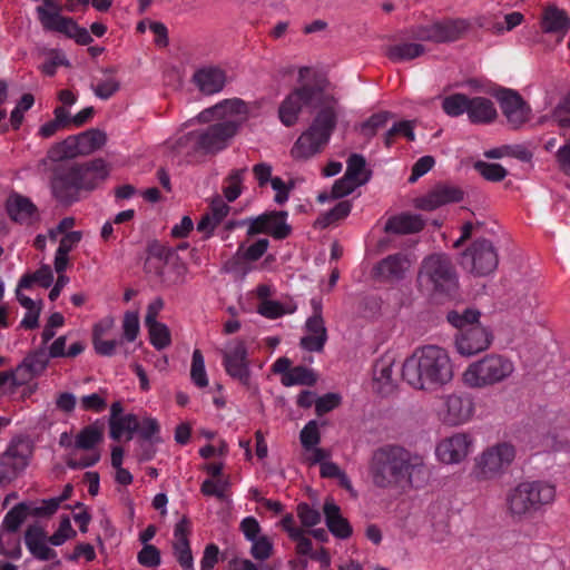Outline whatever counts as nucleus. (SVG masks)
Instances as JSON below:
<instances>
[{"instance_id": "f257e3e1", "label": "nucleus", "mask_w": 570, "mask_h": 570, "mask_svg": "<svg viewBox=\"0 0 570 570\" xmlns=\"http://www.w3.org/2000/svg\"><path fill=\"white\" fill-rule=\"evenodd\" d=\"M314 114L308 128L294 142L291 155L306 160L320 154L330 142L344 107L327 81L303 83L295 87L281 102L278 118L286 127L297 124L303 110Z\"/></svg>"}, {"instance_id": "f03ea898", "label": "nucleus", "mask_w": 570, "mask_h": 570, "mask_svg": "<svg viewBox=\"0 0 570 570\" xmlns=\"http://www.w3.org/2000/svg\"><path fill=\"white\" fill-rule=\"evenodd\" d=\"M368 471L373 483L382 489L397 488L403 484L421 488L430 478V470L423 456L391 444L373 452Z\"/></svg>"}, {"instance_id": "7ed1b4c3", "label": "nucleus", "mask_w": 570, "mask_h": 570, "mask_svg": "<svg viewBox=\"0 0 570 570\" xmlns=\"http://www.w3.org/2000/svg\"><path fill=\"white\" fill-rule=\"evenodd\" d=\"M248 109L238 98L226 99L199 114L202 121L216 120L204 129L194 130L179 139V144H193L195 150L216 154L225 149L246 120Z\"/></svg>"}, {"instance_id": "20e7f679", "label": "nucleus", "mask_w": 570, "mask_h": 570, "mask_svg": "<svg viewBox=\"0 0 570 570\" xmlns=\"http://www.w3.org/2000/svg\"><path fill=\"white\" fill-rule=\"evenodd\" d=\"M109 176L107 163L97 158L85 164H59L50 180L52 197L63 206L80 199L81 190H92Z\"/></svg>"}, {"instance_id": "39448f33", "label": "nucleus", "mask_w": 570, "mask_h": 570, "mask_svg": "<svg viewBox=\"0 0 570 570\" xmlns=\"http://www.w3.org/2000/svg\"><path fill=\"white\" fill-rule=\"evenodd\" d=\"M402 377L417 390H432L449 383L453 370L448 352L436 345L417 347L404 361Z\"/></svg>"}, {"instance_id": "423d86ee", "label": "nucleus", "mask_w": 570, "mask_h": 570, "mask_svg": "<svg viewBox=\"0 0 570 570\" xmlns=\"http://www.w3.org/2000/svg\"><path fill=\"white\" fill-rule=\"evenodd\" d=\"M557 499V488L547 480H527L505 494V509L513 521H523L544 513Z\"/></svg>"}, {"instance_id": "0eeeda50", "label": "nucleus", "mask_w": 570, "mask_h": 570, "mask_svg": "<svg viewBox=\"0 0 570 570\" xmlns=\"http://www.w3.org/2000/svg\"><path fill=\"white\" fill-rule=\"evenodd\" d=\"M514 371V363L511 358L490 353L469 364L462 374V379L469 387L483 389L507 381Z\"/></svg>"}, {"instance_id": "6e6552de", "label": "nucleus", "mask_w": 570, "mask_h": 570, "mask_svg": "<svg viewBox=\"0 0 570 570\" xmlns=\"http://www.w3.org/2000/svg\"><path fill=\"white\" fill-rule=\"evenodd\" d=\"M417 283L421 288L436 293H450L458 287V276L449 256L433 254L421 264Z\"/></svg>"}, {"instance_id": "1a4fd4ad", "label": "nucleus", "mask_w": 570, "mask_h": 570, "mask_svg": "<svg viewBox=\"0 0 570 570\" xmlns=\"http://www.w3.org/2000/svg\"><path fill=\"white\" fill-rule=\"evenodd\" d=\"M145 269L155 274L167 287L181 285L186 282L188 267L173 248L158 246L151 249L145 263Z\"/></svg>"}, {"instance_id": "9d476101", "label": "nucleus", "mask_w": 570, "mask_h": 570, "mask_svg": "<svg viewBox=\"0 0 570 570\" xmlns=\"http://www.w3.org/2000/svg\"><path fill=\"white\" fill-rule=\"evenodd\" d=\"M515 458L512 444L503 442L483 451L476 459L473 473L478 480H490L501 475Z\"/></svg>"}, {"instance_id": "9b49d317", "label": "nucleus", "mask_w": 570, "mask_h": 570, "mask_svg": "<svg viewBox=\"0 0 570 570\" xmlns=\"http://www.w3.org/2000/svg\"><path fill=\"white\" fill-rule=\"evenodd\" d=\"M461 265L475 276H488L497 269L499 255L492 242L476 239L462 253Z\"/></svg>"}, {"instance_id": "f8f14e48", "label": "nucleus", "mask_w": 570, "mask_h": 570, "mask_svg": "<svg viewBox=\"0 0 570 570\" xmlns=\"http://www.w3.org/2000/svg\"><path fill=\"white\" fill-rule=\"evenodd\" d=\"M535 433L542 451H557L570 442L569 421L561 414H547L538 423Z\"/></svg>"}, {"instance_id": "ddd939ff", "label": "nucleus", "mask_w": 570, "mask_h": 570, "mask_svg": "<svg viewBox=\"0 0 570 570\" xmlns=\"http://www.w3.org/2000/svg\"><path fill=\"white\" fill-rule=\"evenodd\" d=\"M222 355L226 373L242 385L249 387L252 372L245 342L242 340L228 342Z\"/></svg>"}, {"instance_id": "4468645a", "label": "nucleus", "mask_w": 570, "mask_h": 570, "mask_svg": "<svg viewBox=\"0 0 570 570\" xmlns=\"http://www.w3.org/2000/svg\"><path fill=\"white\" fill-rule=\"evenodd\" d=\"M32 444L29 440L13 439L6 451L0 454V470L7 481L16 479L29 464L32 455Z\"/></svg>"}, {"instance_id": "2eb2a0df", "label": "nucleus", "mask_w": 570, "mask_h": 570, "mask_svg": "<svg viewBox=\"0 0 570 570\" xmlns=\"http://www.w3.org/2000/svg\"><path fill=\"white\" fill-rule=\"evenodd\" d=\"M104 431L98 423L89 424L80 430L75 438V449L89 451L90 453L80 460H68L67 465L72 470L86 469L95 465L100 460V453L96 446L102 441Z\"/></svg>"}, {"instance_id": "dca6fc26", "label": "nucleus", "mask_w": 570, "mask_h": 570, "mask_svg": "<svg viewBox=\"0 0 570 570\" xmlns=\"http://www.w3.org/2000/svg\"><path fill=\"white\" fill-rule=\"evenodd\" d=\"M107 141V135L99 129H91L78 136H70L49 150L52 160L70 158L77 155V142L87 151L101 148Z\"/></svg>"}, {"instance_id": "f3484780", "label": "nucleus", "mask_w": 570, "mask_h": 570, "mask_svg": "<svg viewBox=\"0 0 570 570\" xmlns=\"http://www.w3.org/2000/svg\"><path fill=\"white\" fill-rule=\"evenodd\" d=\"M465 20H449L430 26H420L412 30L411 37L421 41L450 42L458 40L468 29Z\"/></svg>"}, {"instance_id": "a211bd4d", "label": "nucleus", "mask_w": 570, "mask_h": 570, "mask_svg": "<svg viewBox=\"0 0 570 570\" xmlns=\"http://www.w3.org/2000/svg\"><path fill=\"white\" fill-rule=\"evenodd\" d=\"M439 416L443 423L455 426L468 422L474 413V403L466 394H449L443 396Z\"/></svg>"}, {"instance_id": "6ab92c4d", "label": "nucleus", "mask_w": 570, "mask_h": 570, "mask_svg": "<svg viewBox=\"0 0 570 570\" xmlns=\"http://www.w3.org/2000/svg\"><path fill=\"white\" fill-rule=\"evenodd\" d=\"M502 114L511 129L518 130L531 119V107L512 89H503L498 95Z\"/></svg>"}, {"instance_id": "aec40b11", "label": "nucleus", "mask_w": 570, "mask_h": 570, "mask_svg": "<svg viewBox=\"0 0 570 570\" xmlns=\"http://www.w3.org/2000/svg\"><path fill=\"white\" fill-rule=\"evenodd\" d=\"M492 338L488 328L481 325L469 326L459 331L455 346L461 355L471 356L489 348Z\"/></svg>"}, {"instance_id": "412c9836", "label": "nucleus", "mask_w": 570, "mask_h": 570, "mask_svg": "<svg viewBox=\"0 0 570 570\" xmlns=\"http://www.w3.org/2000/svg\"><path fill=\"white\" fill-rule=\"evenodd\" d=\"M473 439L466 433H454L442 440L436 446L439 460L446 464L459 463L464 460L471 451Z\"/></svg>"}, {"instance_id": "4be33fe9", "label": "nucleus", "mask_w": 570, "mask_h": 570, "mask_svg": "<svg viewBox=\"0 0 570 570\" xmlns=\"http://www.w3.org/2000/svg\"><path fill=\"white\" fill-rule=\"evenodd\" d=\"M411 267L407 255L396 253L381 259L373 268L375 278L385 283L401 282Z\"/></svg>"}, {"instance_id": "5701e85b", "label": "nucleus", "mask_w": 570, "mask_h": 570, "mask_svg": "<svg viewBox=\"0 0 570 570\" xmlns=\"http://www.w3.org/2000/svg\"><path fill=\"white\" fill-rule=\"evenodd\" d=\"M463 197L464 193L458 186L440 184L424 196L417 198L415 206L422 210H434L451 203H459Z\"/></svg>"}, {"instance_id": "b1692460", "label": "nucleus", "mask_w": 570, "mask_h": 570, "mask_svg": "<svg viewBox=\"0 0 570 570\" xmlns=\"http://www.w3.org/2000/svg\"><path fill=\"white\" fill-rule=\"evenodd\" d=\"M190 522L183 517L175 525L173 548L178 563L185 570H194V560L189 546Z\"/></svg>"}, {"instance_id": "393cba45", "label": "nucleus", "mask_w": 570, "mask_h": 570, "mask_svg": "<svg viewBox=\"0 0 570 570\" xmlns=\"http://www.w3.org/2000/svg\"><path fill=\"white\" fill-rule=\"evenodd\" d=\"M9 217L19 223L30 225L38 219V208L30 198L14 194L7 200Z\"/></svg>"}, {"instance_id": "a878e982", "label": "nucleus", "mask_w": 570, "mask_h": 570, "mask_svg": "<svg viewBox=\"0 0 570 570\" xmlns=\"http://www.w3.org/2000/svg\"><path fill=\"white\" fill-rule=\"evenodd\" d=\"M24 543L30 553L38 560L49 561L57 557L56 551L47 544L46 531L39 525H30L26 530Z\"/></svg>"}, {"instance_id": "bb28decb", "label": "nucleus", "mask_w": 570, "mask_h": 570, "mask_svg": "<svg viewBox=\"0 0 570 570\" xmlns=\"http://www.w3.org/2000/svg\"><path fill=\"white\" fill-rule=\"evenodd\" d=\"M193 80L203 94L214 95L225 87L226 73L217 67H205L194 73Z\"/></svg>"}, {"instance_id": "cd10ccee", "label": "nucleus", "mask_w": 570, "mask_h": 570, "mask_svg": "<svg viewBox=\"0 0 570 570\" xmlns=\"http://www.w3.org/2000/svg\"><path fill=\"white\" fill-rule=\"evenodd\" d=\"M541 28L544 33H556L560 39L570 30V17L557 6H548L541 18Z\"/></svg>"}, {"instance_id": "c85d7f7f", "label": "nucleus", "mask_w": 570, "mask_h": 570, "mask_svg": "<svg viewBox=\"0 0 570 570\" xmlns=\"http://www.w3.org/2000/svg\"><path fill=\"white\" fill-rule=\"evenodd\" d=\"M468 118L472 124L487 125L493 122L497 117L494 102L485 97H473L469 99Z\"/></svg>"}, {"instance_id": "c756f323", "label": "nucleus", "mask_w": 570, "mask_h": 570, "mask_svg": "<svg viewBox=\"0 0 570 570\" xmlns=\"http://www.w3.org/2000/svg\"><path fill=\"white\" fill-rule=\"evenodd\" d=\"M325 522L331 533L338 539H347L352 534L350 522L342 517L340 507L332 500L327 499L324 503Z\"/></svg>"}, {"instance_id": "7c9ffc66", "label": "nucleus", "mask_w": 570, "mask_h": 570, "mask_svg": "<svg viewBox=\"0 0 570 570\" xmlns=\"http://www.w3.org/2000/svg\"><path fill=\"white\" fill-rule=\"evenodd\" d=\"M424 220L417 214H400L391 217L385 224V232L393 234H414L422 230Z\"/></svg>"}, {"instance_id": "2f4dec72", "label": "nucleus", "mask_w": 570, "mask_h": 570, "mask_svg": "<svg viewBox=\"0 0 570 570\" xmlns=\"http://www.w3.org/2000/svg\"><path fill=\"white\" fill-rule=\"evenodd\" d=\"M49 356L45 350H37L29 353L23 361L18 365V372L23 376L28 375V382L35 376L40 375L49 363Z\"/></svg>"}, {"instance_id": "473e14b6", "label": "nucleus", "mask_w": 570, "mask_h": 570, "mask_svg": "<svg viewBox=\"0 0 570 570\" xmlns=\"http://www.w3.org/2000/svg\"><path fill=\"white\" fill-rule=\"evenodd\" d=\"M105 78L97 83H91L90 88L95 96L101 100H108L120 89V81L114 76L115 68H106L102 70Z\"/></svg>"}, {"instance_id": "72a5a7b5", "label": "nucleus", "mask_w": 570, "mask_h": 570, "mask_svg": "<svg viewBox=\"0 0 570 570\" xmlns=\"http://www.w3.org/2000/svg\"><path fill=\"white\" fill-rule=\"evenodd\" d=\"M358 186L366 184L371 178V171L366 169V160L360 154H352L346 161L344 174Z\"/></svg>"}, {"instance_id": "f704fd0d", "label": "nucleus", "mask_w": 570, "mask_h": 570, "mask_svg": "<svg viewBox=\"0 0 570 570\" xmlns=\"http://www.w3.org/2000/svg\"><path fill=\"white\" fill-rule=\"evenodd\" d=\"M425 52V48L421 43L402 42L390 46L386 55L392 61H406L415 59Z\"/></svg>"}, {"instance_id": "c9c22d12", "label": "nucleus", "mask_w": 570, "mask_h": 570, "mask_svg": "<svg viewBox=\"0 0 570 570\" xmlns=\"http://www.w3.org/2000/svg\"><path fill=\"white\" fill-rule=\"evenodd\" d=\"M110 438L120 440L124 433H127V440H131L135 432L138 431L139 420L135 414H126L117 420H109Z\"/></svg>"}, {"instance_id": "e433bc0d", "label": "nucleus", "mask_w": 570, "mask_h": 570, "mask_svg": "<svg viewBox=\"0 0 570 570\" xmlns=\"http://www.w3.org/2000/svg\"><path fill=\"white\" fill-rule=\"evenodd\" d=\"M267 216V234L276 239H284L291 234L292 227L286 223L287 212H269Z\"/></svg>"}, {"instance_id": "4c0bfd02", "label": "nucleus", "mask_w": 570, "mask_h": 570, "mask_svg": "<svg viewBox=\"0 0 570 570\" xmlns=\"http://www.w3.org/2000/svg\"><path fill=\"white\" fill-rule=\"evenodd\" d=\"M33 283L40 284L45 288L50 287L53 283V274L51 267L47 264H43L35 273L24 274L19 279V287L30 288Z\"/></svg>"}, {"instance_id": "58836bf2", "label": "nucleus", "mask_w": 570, "mask_h": 570, "mask_svg": "<svg viewBox=\"0 0 570 570\" xmlns=\"http://www.w3.org/2000/svg\"><path fill=\"white\" fill-rule=\"evenodd\" d=\"M28 514H31V508L26 502H20L14 505L11 510L6 514L2 527L8 532H16L23 521L27 519Z\"/></svg>"}, {"instance_id": "ea45409f", "label": "nucleus", "mask_w": 570, "mask_h": 570, "mask_svg": "<svg viewBox=\"0 0 570 570\" xmlns=\"http://www.w3.org/2000/svg\"><path fill=\"white\" fill-rule=\"evenodd\" d=\"M247 168L233 169L225 179L223 194L227 202L236 200L242 194V185Z\"/></svg>"}, {"instance_id": "a19ab883", "label": "nucleus", "mask_w": 570, "mask_h": 570, "mask_svg": "<svg viewBox=\"0 0 570 570\" xmlns=\"http://www.w3.org/2000/svg\"><path fill=\"white\" fill-rule=\"evenodd\" d=\"M284 386L293 385H314L316 383V376L314 372L305 366H295L288 372L286 376H282L281 380Z\"/></svg>"}, {"instance_id": "79ce46f5", "label": "nucleus", "mask_w": 570, "mask_h": 570, "mask_svg": "<svg viewBox=\"0 0 570 570\" xmlns=\"http://www.w3.org/2000/svg\"><path fill=\"white\" fill-rule=\"evenodd\" d=\"M469 97L464 94H453L442 100V109L450 117H459L468 112Z\"/></svg>"}, {"instance_id": "37998d69", "label": "nucleus", "mask_w": 570, "mask_h": 570, "mask_svg": "<svg viewBox=\"0 0 570 570\" xmlns=\"http://www.w3.org/2000/svg\"><path fill=\"white\" fill-rule=\"evenodd\" d=\"M480 312L476 309L466 308L462 313L451 311L448 313V321L459 331L469 326L480 325L479 324Z\"/></svg>"}, {"instance_id": "c03bdc74", "label": "nucleus", "mask_w": 570, "mask_h": 570, "mask_svg": "<svg viewBox=\"0 0 570 570\" xmlns=\"http://www.w3.org/2000/svg\"><path fill=\"white\" fill-rule=\"evenodd\" d=\"M313 314L306 321L305 327L308 334L327 335V331L322 316V301L318 298L311 299Z\"/></svg>"}, {"instance_id": "a18cd8bd", "label": "nucleus", "mask_w": 570, "mask_h": 570, "mask_svg": "<svg viewBox=\"0 0 570 570\" xmlns=\"http://www.w3.org/2000/svg\"><path fill=\"white\" fill-rule=\"evenodd\" d=\"M151 345L156 350H164L170 345V332L164 323H151L146 325Z\"/></svg>"}, {"instance_id": "49530a36", "label": "nucleus", "mask_w": 570, "mask_h": 570, "mask_svg": "<svg viewBox=\"0 0 570 570\" xmlns=\"http://www.w3.org/2000/svg\"><path fill=\"white\" fill-rule=\"evenodd\" d=\"M190 379L193 383L203 389L208 385V377L205 370V361L202 352L195 350L191 357Z\"/></svg>"}, {"instance_id": "de8ad7c7", "label": "nucleus", "mask_w": 570, "mask_h": 570, "mask_svg": "<svg viewBox=\"0 0 570 570\" xmlns=\"http://www.w3.org/2000/svg\"><path fill=\"white\" fill-rule=\"evenodd\" d=\"M391 117L392 114L389 111H381L372 115L365 122L362 124V135L368 139L374 137L380 129L386 126Z\"/></svg>"}, {"instance_id": "09e8293b", "label": "nucleus", "mask_w": 570, "mask_h": 570, "mask_svg": "<svg viewBox=\"0 0 570 570\" xmlns=\"http://www.w3.org/2000/svg\"><path fill=\"white\" fill-rule=\"evenodd\" d=\"M413 122L410 120H402L395 122L384 135V145L389 148L393 145L396 135L406 137L410 141L415 139Z\"/></svg>"}, {"instance_id": "8fccbe9b", "label": "nucleus", "mask_w": 570, "mask_h": 570, "mask_svg": "<svg viewBox=\"0 0 570 570\" xmlns=\"http://www.w3.org/2000/svg\"><path fill=\"white\" fill-rule=\"evenodd\" d=\"M475 169L489 181H501L508 175L507 169L497 163L478 161L475 164Z\"/></svg>"}, {"instance_id": "3c124183", "label": "nucleus", "mask_w": 570, "mask_h": 570, "mask_svg": "<svg viewBox=\"0 0 570 570\" xmlns=\"http://www.w3.org/2000/svg\"><path fill=\"white\" fill-rule=\"evenodd\" d=\"M299 441L304 450L312 449L321 442L318 423L315 420L308 421L301 430Z\"/></svg>"}, {"instance_id": "603ef678", "label": "nucleus", "mask_w": 570, "mask_h": 570, "mask_svg": "<svg viewBox=\"0 0 570 570\" xmlns=\"http://www.w3.org/2000/svg\"><path fill=\"white\" fill-rule=\"evenodd\" d=\"M104 330L100 325H95L94 327V347L97 354L101 356H112L116 352V347L118 345V341H105L101 340L100 336Z\"/></svg>"}, {"instance_id": "864d4df0", "label": "nucleus", "mask_w": 570, "mask_h": 570, "mask_svg": "<svg viewBox=\"0 0 570 570\" xmlns=\"http://www.w3.org/2000/svg\"><path fill=\"white\" fill-rule=\"evenodd\" d=\"M267 213L258 215L257 217H250L243 219L240 222L230 224L232 226H245L248 225L247 235L254 236L256 234H267V223H268Z\"/></svg>"}, {"instance_id": "5fc2aeb1", "label": "nucleus", "mask_w": 570, "mask_h": 570, "mask_svg": "<svg viewBox=\"0 0 570 570\" xmlns=\"http://www.w3.org/2000/svg\"><path fill=\"white\" fill-rule=\"evenodd\" d=\"M352 210V204L350 200L340 202L334 208L328 210L321 219L320 224L323 227L331 225L334 222L343 219L350 215Z\"/></svg>"}, {"instance_id": "6e6d98bb", "label": "nucleus", "mask_w": 570, "mask_h": 570, "mask_svg": "<svg viewBox=\"0 0 570 570\" xmlns=\"http://www.w3.org/2000/svg\"><path fill=\"white\" fill-rule=\"evenodd\" d=\"M296 512L303 527L312 528L321 522L320 511L305 502L297 505Z\"/></svg>"}, {"instance_id": "4d7b16f0", "label": "nucleus", "mask_w": 570, "mask_h": 570, "mask_svg": "<svg viewBox=\"0 0 570 570\" xmlns=\"http://www.w3.org/2000/svg\"><path fill=\"white\" fill-rule=\"evenodd\" d=\"M250 542V554L253 556L254 559L265 561L272 556L273 542L268 537L261 535L259 538Z\"/></svg>"}, {"instance_id": "13d9d810", "label": "nucleus", "mask_w": 570, "mask_h": 570, "mask_svg": "<svg viewBox=\"0 0 570 570\" xmlns=\"http://www.w3.org/2000/svg\"><path fill=\"white\" fill-rule=\"evenodd\" d=\"M139 564L146 568H156L161 562L160 551L153 544H145L137 554Z\"/></svg>"}, {"instance_id": "bf43d9fd", "label": "nucleus", "mask_w": 570, "mask_h": 570, "mask_svg": "<svg viewBox=\"0 0 570 570\" xmlns=\"http://www.w3.org/2000/svg\"><path fill=\"white\" fill-rule=\"evenodd\" d=\"M124 338L134 342L139 333V316L137 312H126L122 320Z\"/></svg>"}, {"instance_id": "052dcab7", "label": "nucleus", "mask_w": 570, "mask_h": 570, "mask_svg": "<svg viewBox=\"0 0 570 570\" xmlns=\"http://www.w3.org/2000/svg\"><path fill=\"white\" fill-rule=\"evenodd\" d=\"M49 55H50V59L45 61L39 67L40 71L43 75L52 77L56 75L57 68L59 66H69V61L66 59V57L62 55L61 51L53 49L49 52Z\"/></svg>"}, {"instance_id": "680f3d73", "label": "nucleus", "mask_w": 570, "mask_h": 570, "mask_svg": "<svg viewBox=\"0 0 570 570\" xmlns=\"http://www.w3.org/2000/svg\"><path fill=\"white\" fill-rule=\"evenodd\" d=\"M75 535L76 531L72 529L69 518L66 517L61 520L58 530L48 539V541L52 546L59 547Z\"/></svg>"}, {"instance_id": "e2e57ef3", "label": "nucleus", "mask_w": 570, "mask_h": 570, "mask_svg": "<svg viewBox=\"0 0 570 570\" xmlns=\"http://www.w3.org/2000/svg\"><path fill=\"white\" fill-rule=\"evenodd\" d=\"M228 487L226 480H212L207 479L202 483L200 491L204 495L216 497L219 500L225 499V491Z\"/></svg>"}, {"instance_id": "0e129e2a", "label": "nucleus", "mask_w": 570, "mask_h": 570, "mask_svg": "<svg viewBox=\"0 0 570 570\" xmlns=\"http://www.w3.org/2000/svg\"><path fill=\"white\" fill-rule=\"evenodd\" d=\"M341 403V396L336 393H327L321 397H317L315 401V411L317 415H323L335 407H337Z\"/></svg>"}, {"instance_id": "69168bd1", "label": "nucleus", "mask_w": 570, "mask_h": 570, "mask_svg": "<svg viewBox=\"0 0 570 570\" xmlns=\"http://www.w3.org/2000/svg\"><path fill=\"white\" fill-rule=\"evenodd\" d=\"M357 187L358 185L355 181L351 180L347 178V176L344 175L342 178L334 183L331 197L334 199L342 198L353 193Z\"/></svg>"}, {"instance_id": "338daca9", "label": "nucleus", "mask_w": 570, "mask_h": 570, "mask_svg": "<svg viewBox=\"0 0 570 570\" xmlns=\"http://www.w3.org/2000/svg\"><path fill=\"white\" fill-rule=\"evenodd\" d=\"M257 311L262 316H264L266 318H271V320L278 318L285 314L283 304H281L279 302L269 301V299L263 301L258 305Z\"/></svg>"}, {"instance_id": "774afa93", "label": "nucleus", "mask_w": 570, "mask_h": 570, "mask_svg": "<svg viewBox=\"0 0 570 570\" xmlns=\"http://www.w3.org/2000/svg\"><path fill=\"white\" fill-rule=\"evenodd\" d=\"M434 164L435 161L432 156H423L419 158L412 167V173L409 178V181L415 183L420 177L430 171L433 168Z\"/></svg>"}]
</instances>
